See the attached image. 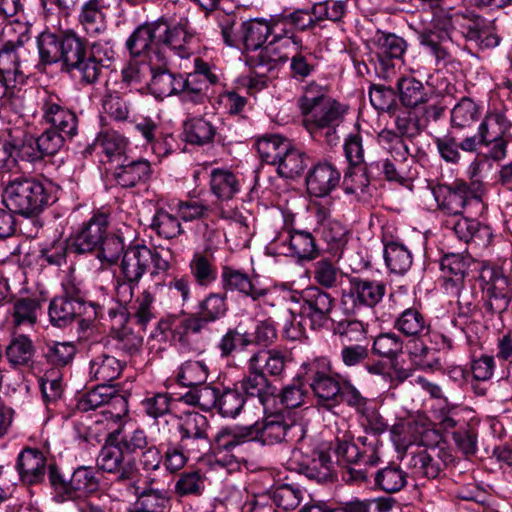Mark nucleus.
Wrapping results in <instances>:
<instances>
[{"label": "nucleus", "instance_id": "obj_56", "mask_svg": "<svg viewBox=\"0 0 512 512\" xmlns=\"http://www.w3.org/2000/svg\"><path fill=\"white\" fill-rule=\"evenodd\" d=\"M394 327L407 337L420 338L429 332V324L424 315L414 307L407 308L399 314Z\"/></svg>", "mask_w": 512, "mask_h": 512}, {"label": "nucleus", "instance_id": "obj_25", "mask_svg": "<svg viewBox=\"0 0 512 512\" xmlns=\"http://www.w3.org/2000/svg\"><path fill=\"white\" fill-rule=\"evenodd\" d=\"M92 353L89 362L91 379L106 384L117 379L126 365V361L114 355L112 347L95 344L90 347Z\"/></svg>", "mask_w": 512, "mask_h": 512}, {"label": "nucleus", "instance_id": "obj_4", "mask_svg": "<svg viewBox=\"0 0 512 512\" xmlns=\"http://www.w3.org/2000/svg\"><path fill=\"white\" fill-rule=\"evenodd\" d=\"M17 24L22 30L17 39L0 46V100L12 97L15 88L26 83L31 71L30 52L24 47L30 39L29 27Z\"/></svg>", "mask_w": 512, "mask_h": 512}, {"label": "nucleus", "instance_id": "obj_18", "mask_svg": "<svg viewBox=\"0 0 512 512\" xmlns=\"http://www.w3.org/2000/svg\"><path fill=\"white\" fill-rule=\"evenodd\" d=\"M454 462V456L441 446L411 452L407 455V467L413 477L435 479L446 466Z\"/></svg>", "mask_w": 512, "mask_h": 512}, {"label": "nucleus", "instance_id": "obj_33", "mask_svg": "<svg viewBox=\"0 0 512 512\" xmlns=\"http://www.w3.org/2000/svg\"><path fill=\"white\" fill-rule=\"evenodd\" d=\"M341 173L331 163L323 162L315 165L306 177L307 190L315 197H325L340 183Z\"/></svg>", "mask_w": 512, "mask_h": 512}, {"label": "nucleus", "instance_id": "obj_23", "mask_svg": "<svg viewBox=\"0 0 512 512\" xmlns=\"http://www.w3.org/2000/svg\"><path fill=\"white\" fill-rule=\"evenodd\" d=\"M108 229L105 214L93 215L71 236V253L82 255L97 251Z\"/></svg>", "mask_w": 512, "mask_h": 512}, {"label": "nucleus", "instance_id": "obj_57", "mask_svg": "<svg viewBox=\"0 0 512 512\" xmlns=\"http://www.w3.org/2000/svg\"><path fill=\"white\" fill-rule=\"evenodd\" d=\"M407 482L408 473L395 463H389L374 474L375 486L391 494L401 491Z\"/></svg>", "mask_w": 512, "mask_h": 512}, {"label": "nucleus", "instance_id": "obj_49", "mask_svg": "<svg viewBox=\"0 0 512 512\" xmlns=\"http://www.w3.org/2000/svg\"><path fill=\"white\" fill-rule=\"evenodd\" d=\"M308 165L309 158L306 153L291 141L287 152L281 156L275 166L280 177L293 179L300 176Z\"/></svg>", "mask_w": 512, "mask_h": 512}, {"label": "nucleus", "instance_id": "obj_51", "mask_svg": "<svg viewBox=\"0 0 512 512\" xmlns=\"http://www.w3.org/2000/svg\"><path fill=\"white\" fill-rule=\"evenodd\" d=\"M374 178L372 173H369V163L364 167L349 166L343 177V190L348 195H354L358 200L365 199L370 195V179Z\"/></svg>", "mask_w": 512, "mask_h": 512}, {"label": "nucleus", "instance_id": "obj_9", "mask_svg": "<svg viewBox=\"0 0 512 512\" xmlns=\"http://www.w3.org/2000/svg\"><path fill=\"white\" fill-rule=\"evenodd\" d=\"M253 432L252 441H259L264 445H274L283 441L296 445L306 438V429L300 423H288L281 414L266 416L262 422L248 425Z\"/></svg>", "mask_w": 512, "mask_h": 512}, {"label": "nucleus", "instance_id": "obj_7", "mask_svg": "<svg viewBox=\"0 0 512 512\" xmlns=\"http://www.w3.org/2000/svg\"><path fill=\"white\" fill-rule=\"evenodd\" d=\"M301 378L312 390L317 403L326 408L339 404L340 382L330 374L331 363L326 358H316L301 366Z\"/></svg>", "mask_w": 512, "mask_h": 512}, {"label": "nucleus", "instance_id": "obj_21", "mask_svg": "<svg viewBox=\"0 0 512 512\" xmlns=\"http://www.w3.org/2000/svg\"><path fill=\"white\" fill-rule=\"evenodd\" d=\"M42 119L55 129L72 139L78 132V118L76 113L66 107L65 102L54 93L46 92L41 100Z\"/></svg>", "mask_w": 512, "mask_h": 512}, {"label": "nucleus", "instance_id": "obj_52", "mask_svg": "<svg viewBox=\"0 0 512 512\" xmlns=\"http://www.w3.org/2000/svg\"><path fill=\"white\" fill-rule=\"evenodd\" d=\"M209 186L211 193L220 201L231 200L240 191L239 180L227 169H212Z\"/></svg>", "mask_w": 512, "mask_h": 512}, {"label": "nucleus", "instance_id": "obj_61", "mask_svg": "<svg viewBox=\"0 0 512 512\" xmlns=\"http://www.w3.org/2000/svg\"><path fill=\"white\" fill-rule=\"evenodd\" d=\"M446 228L453 231L455 236L465 242L475 241L476 239H483L490 235L486 226H481L480 222L476 219L460 217L446 220Z\"/></svg>", "mask_w": 512, "mask_h": 512}, {"label": "nucleus", "instance_id": "obj_8", "mask_svg": "<svg viewBox=\"0 0 512 512\" xmlns=\"http://www.w3.org/2000/svg\"><path fill=\"white\" fill-rule=\"evenodd\" d=\"M121 429L109 433L107 442L97 456V467L104 472L114 474V483H124L127 491L137 490L136 479L139 475V469L134 459L125 460V453L118 447L116 435H119Z\"/></svg>", "mask_w": 512, "mask_h": 512}, {"label": "nucleus", "instance_id": "obj_3", "mask_svg": "<svg viewBox=\"0 0 512 512\" xmlns=\"http://www.w3.org/2000/svg\"><path fill=\"white\" fill-rule=\"evenodd\" d=\"M3 202L19 215L35 217L54 202V197L49 183L33 177H18L7 183ZM33 224L35 232L30 236H36L41 227L38 219L33 218Z\"/></svg>", "mask_w": 512, "mask_h": 512}, {"label": "nucleus", "instance_id": "obj_58", "mask_svg": "<svg viewBox=\"0 0 512 512\" xmlns=\"http://www.w3.org/2000/svg\"><path fill=\"white\" fill-rule=\"evenodd\" d=\"M511 126V120L502 111L486 114L478 127L480 142L493 141L495 138L507 136Z\"/></svg>", "mask_w": 512, "mask_h": 512}, {"label": "nucleus", "instance_id": "obj_6", "mask_svg": "<svg viewBox=\"0 0 512 512\" xmlns=\"http://www.w3.org/2000/svg\"><path fill=\"white\" fill-rule=\"evenodd\" d=\"M48 479L52 488V499L56 503L77 502L99 489V480L94 469L87 466L76 468L67 481L56 465H49Z\"/></svg>", "mask_w": 512, "mask_h": 512}, {"label": "nucleus", "instance_id": "obj_60", "mask_svg": "<svg viewBox=\"0 0 512 512\" xmlns=\"http://www.w3.org/2000/svg\"><path fill=\"white\" fill-rule=\"evenodd\" d=\"M184 135L188 143L202 146L213 141L216 127L204 117H192L184 122Z\"/></svg>", "mask_w": 512, "mask_h": 512}, {"label": "nucleus", "instance_id": "obj_31", "mask_svg": "<svg viewBox=\"0 0 512 512\" xmlns=\"http://www.w3.org/2000/svg\"><path fill=\"white\" fill-rule=\"evenodd\" d=\"M317 219L320 223L319 232L327 245L328 252L338 261L348 242L346 227L338 220L329 217L323 207L317 209Z\"/></svg>", "mask_w": 512, "mask_h": 512}, {"label": "nucleus", "instance_id": "obj_45", "mask_svg": "<svg viewBox=\"0 0 512 512\" xmlns=\"http://www.w3.org/2000/svg\"><path fill=\"white\" fill-rule=\"evenodd\" d=\"M180 89L177 95L184 103L203 104L208 99L209 84L204 76L199 73L181 74Z\"/></svg>", "mask_w": 512, "mask_h": 512}, {"label": "nucleus", "instance_id": "obj_19", "mask_svg": "<svg viewBox=\"0 0 512 512\" xmlns=\"http://www.w3.org/2000/svg\"><path fill=\"white\" fill-rule=\"evenodd\" d=\"M208 428L209 421L206 416L198 412L186 413L178 426L180 447L192 456L205 454L210 447Z\"/></svg>", "mask_w": 512, "mask_h": 512}, {"label": "nucleus", "instance_id": "obj_64", "mask_svg": "<svg viewBox=\"0 0 512 512\" xmlns=\"http://www.w3.org/2000/svg\"><path fill=\"white\" fill-rule=\"evenodd\" d=\"M151 80L149 89L151 93L160 99L177 95L180 89L181 74L172 72L169 68L150 72Z\"/></svg>", "mask_w": 512, "mask_h": 512}, {"label": "nucleus", "instance_id": "obj_27", "mask_svg": "<svg viewBox=\"0 0 512 512\" xmlns=\"http://www.w3.org/2000/svg\"><path fill=\"white\" fill-rule=\"evenodd\" d=\"M158 30L162 28L163 35L160 37V45L167 46L175 51L181 58L189 55L187 45H189L196 36V31L192 27L187 17H181L177 22H168L164 18L157 20Z\"/></svg>", "mask_w": 512, "mask_h": 512}, {"label": "nucleus", "instance_id": "obj_48", "mask_svg": "<svg viewBox=\"0 0 512 512\" xmlns=\"http://www.w3.org/2000/svg\"><path fill=\"white\" fill-rule=\"evenodd\" d=\"M130 495L136 496V502L128 512H164L168 503L169 496L166 489H142L127 491Z\"/></svg>", "mask_w": 512, "mask_h": 512}, {"label": "nucleus", "instance_id": "obj_22", "mask_svg": "<svg viewBox=\"0 0 512 512\" xmlns=\"http://www.w3.org/2000/svg\"><path fill=\"white\" fill-rule=\"evenodd\" d=\"M512 301V279L500 268H492L483 286V306L491 315H501Z\"/></svg>", "mask_w": 512, "mask_h": 512}, {"label": "nucleus", "instance_id": "obj_62", "mask_svg": "<svg viewBox=\"0 0 512 512\" xmlns=\"http://www.w3.org/2000/svg\"><path fill=\"white\" fill-rule=\"evenodd\" d=\"M290 143V139L281 135L268 134L258 139L256 148L262 161L275 166L281 156L287 152Z\"/></svg>", "mask_w": 512, "mask_h": 512}, {"label": "nucleus", "instance_id": "obj_28", "mask_svg": "<svg viewBox=\"0 0 512 512\" xmlns=\"http://www.w3.org/2000/svg\"><path fill=\"white\" fill-rule=\"evenodd\" d=\"M386 294V284L382 281L362 277H352L349 281V290L343 295L346 302L349 300L354 308H373L379 304Z\"/></svg>", "mask_w": 512, "mask_h": 512}, {"label": "nucleus", "instance_id": "obj_10", "mask_svg": "<svg viewBox=\"0 0 512 512\" xmlns=\"http://www.w3.org/2000/svg\"><path fill=\"white\" fill-rule=\"evenodd\" d=\"M481 184L467 183L455 180L451 184H438L432 187V194L438 208L450 215H460L471 202L479 203L481 199Z\"/></svg>", "mask_w": 512, "mask_h": 512}, {"label": "nucleus", "instance_id": "obj_5", "mask_svg": "<svg viewBox=\"0 0 512 512\" xmlns=\"http://www.w3.org/2000/svg\"><path fill=\"white\" fill-rule=\"evenodd\" d=\"M431 11V28L419 34V42L427 54L435 60L436 66L447 65L452 60V34L456 32V12L443 7L440 0H429L427 9Z\"/></svg>", "mask_w": 512, "mask_h": 512}, {"label": "nucleus", "instance_id": "obj_42", "mask_svg": "<svg viewBox=\"0 0 512 512\" xmlns=\"http://www.w3.org/2000/svg\"><path fill=\"white\" fill-rule=\"evenodd\" d=\"M248 362L267 377L281 379L285 373L288 358L281 350L269 349L253 353Z\"/></svg>", "mask_w": 512, "mask_h": 512}, {"label": "nucleus", "instance_id": "obj_16", "mask_svg": "<svg viewBox=\"0 0 512 512\" xmlns=\"http://www.w3.org/2000/svg\"><path fill=\"white\" fill-rule=\"evenodd\" d=\"M253 432L249 426L235 425L220 429L210 443L216 461L228 466L238 463L240 459V448L243 444L252 441Z\"/></svg>", "mask_w": 512, "mask_h": 512}, {"label": "nucleus", "instance_id": "obj_12", "mask_svg": "<svg viewBox=\"0 0 512 512\" xmlns=\"http://www.w3.org/2000/svg\"><path fill=\"white\" fill-rule=\"evenodd\" d=\"M337 461L346 465L376 466L380 462L379 441L376 438L350 436L336 438L332 447Z\"/></svg>", "mask_w": 512, "mask_h": 512}, {"label": "nucleus", "instance_id": "obj_15", "mask_svg": "<svg viewBox=\"0 0 512 512\" xmlns=\"http://www.w3.org/2000/svg\"><path fill=\"white\" fill-rule=\"evenodd\" d=\"M61 70L88 85L87 41L73 30L62 31Z\"/></svg>", "mask_w": 512, "mask_h": 512}, {"label": "nucleus", "instance_id": "obj_14", "mask_svg": "<svg viewBox=\"0 0 512 512\" xmlns=\"http://www.w3.org/2000/svg\"><path fill=\"white\" fill-rule=\"evenodd\" d=\"M197 403L203 410L216 408L219 414L226 418H235L241 412L245 404V397L235 384L233 388L222 390L204 386L194 396Z\"/></svg>", "mask_w": 512, "mask_h": 512}, {"label": "nucleus", "instance_id": "obj_35", "mask_svg": "<svg viewBox=\"0 0 512 512\" xmlns=\"http://www.w3.org/2000/svg\"><path fill=\"white\" fill-rule=\"evenodd\" d=\"M16 470L24 484H38L46 474V457L38 449L25 448L17 457Z\"/></svg>", "mask_w": 512, "mask_h": 512}, {"label": "nucleus", "instance_id": "obj_13", "mask_svg": "<svg viewBox=\"0 0 512 512\" xmlns=\"http://www.w3.org/2000/svg\"><path fill=\"white\" fill-rule=\"evenodd\" d=\"M456 32L467 42H474L480 49L495 48L500 38L492 23L472 10L456 12Z\"/></svg>", "mask_w": 512, "mask_h": 512}, {"label": "nucleus", "instance_id": "obj_20", "mask_svg": "<svg viewBox=\"0 0 512 512\" xmlns=\"http://www.w3.org/2000/svg\"><path fill=\"white\" fill-rule=\"evenodd\" d=\"M102 306H88V310L78 303H73L62 297L51 300L48 314L53 326L62 328L80 319L82 328H88L102 314Z\"/></svg>", "mask_w": 512, "mask_h": 512}, {"label": "nucleus", "instance_id": "obj_40", "mask_svg": "<svg viewBox=\"0 0 512 512\" xmlns=\"http://www.w3.org/2000/svg\"><path fill=\"white\" fill-rule=\"evenodd\" d=\"M400 103L406 108H416L429 102L432 92L413 76H401L396 81Z\"/></svg>", "mask_w": 512, "mask_h": 512}, {"label": "nucleus", "instance_id": "obj_32", "mask_svg": "<svg viewBox=\"0 0 512 512\" xmlns=\"http://www.w3.org/2000/svg\"><path fill=\"white\" fill-rule=\"evenodd\" d=\"M106 404L120 406V411L116 415L118 419H120L121 412H127L126 399L113 386L102 383L80 396L76 407L81 412H88Z\"/></svg>", "mask_w": 512, "mask_h": 512}, {"label": "nucleus", "instance_id": "obj_59", "mask_svg": "<svg viewBox=\"0 0 512 512\" xmlns=\"http://www.w3.org/2000/svg\"><path fill=\"white\" fill-rule=\"evenodd\" d=\"M479 106L468 97H463L451 110V128L459 131L471 128L480 118Z\"/></svg>", "mask_w": 512, "mask_h": 512}, {"label": "nucleus", "instance_id": "obj_2", "mask_svg": "<svg viewBox=\"0 0 512 512\" xmlns=\"http://www.w3.org/2000/svg\"><path fill=\"white\" fill-rule=\"evenodd\" d=\"M298 106L304 116L303 123L310 133L327 129L326 136L335 135L336 128L342 123L347 106L331 98L325 86L315 82L305 86Z\"/></svg>", "mask_w": 512, "mask_h": 512}, {"label": "nucleus", "instance_id": "obj_29", "mask_svg": "<svg viewBox=\"0 0 512 512\" xmlns=\"http://www.w3.org/2000/svg\"><path fill=\"white\" fill-rule=\"evenodd\" d=\"M243 33L241 37V44L244 45L246 50H257L263 46L269 36L273 39L265 46L260 53L266 51L268 47L271 48L270 54L275 50L274 43L281 40L280 36L276 34L275 17L270 22L263 19H250L243 22Z\"/></svg>", "mask_w": 512, "mask_h": 512}, {"label": "nucleus", "instance_id": "obj_46", "mask_svg": "<svg viewBox=\"0 0 512 512\" xmlns=\"http://www.w3.org/2000/svg\"><path fill=\"white\" fill-rule=\"evenodd\" d=\"M276 242L288 243L289 251L301 260H314L319 255V248L312 233L303 230L289 231L285 239Z\"/></svg>", "mask_w": 512, "mask_h": 512}, {"label": "nucleus", "instance_id": "obj_50", "mask_svg": "<svg viewBox=\"0 0 512 512\" xmlns=\"http://www.w3.org/2000/svg\"><path fill=\"white\" fill-rule=\"evenodd\" d=\"M42 302L38 297H19L12 301L9 310L11 322L14 326H31L37 322Z\"/></svg>", "mask_w": 512, "mask_h": 512}, {"label": "nucleus", "instance_id": "obj_36", "mask_svg": "<svg viewBox=\"0 0 512 512\" xmlns=\"http://www.w3.org/2000/svg\"><path fill=\"white\" fill-rule=\"evenodd\" d=\"M151 249L146 245L129 246L123 255L120 271L130 282H139L151 266Z\"/></svg>", "mask_w": 512, "mask_h": 512}, {"label": "nucleus", "instance_id": "obj_30", "mask_svg": "<svg viewBox=\"0 0 512 512\" xmlns=\"http://www.w3.org/2000/svg\"><path fill=\"white\" fill-rule=\"evenodd\" d=\"M270 50L271 48L268 47L263 53H259L249 59L250 65L255 73V76L243 79V85L249 92L264 89L267 86L265 76L274 75L277 68L289 60L286 55H270Z\"/></svg>", "mask_w": 512, "mask_h": 512}, {"label": "nucleus", "instance_id": "obj_26", "mask_svg": "<svg viewBox=\"0 0 512 512\" xmlns=\"http://www.w3.org/2000/svg\"><path fill=\"white\" fill-rule=\"evenodd\" d=\"M241 393L246 398L257 399L264 411L271 409L277 388L263 374L247 361V374L236 383Z\"/></svg>", "mask_w": 512, "mask_h": 512}, {"label": "nucleus", "instance_id": "obj_38", "mask_svg": "<svg viewBox=\"0 0 512 512\" xmlns=\"http://www.w3.org/2000/svg\"><path fill=\"white\" fill-rule=\"evenodd\" d=\"M68 137L55 129H46L38 137L32 136L31 146L25 153V160L31 163L42 161L45 157L53 156L59 152Z\"/></svg>", "mask_w": 512, "mask_h": 512}, {"label": "nucleus", "instance_id": "obj_41", "mask_svg": "<svg viewBox=\"0 0 512 512\" xmlns=\"http://www.w3.org/2000/svg\"><path fill=\"white\" fill-rule=\"evenodd\" d=\"M115 58V51L110 42L97 41L87 45L88 85L95 84L104 68H108Z\"/></svg>", "mask_w": 512, "mask_h": 512}, {"label": "nucleus", "instance_id": "obj_17", "mask_svg": "<svg viewBox=\"0 0 512 512\" xmlns=\"http://www.w3.org/2000/svg\"><path fill=\"white\" fill-rule=\"evenodd\" d=\"M300 315L308 321L312 330H321L332 321L331 313L335 306V299L328 292L319 287H309L302 293Z\"/></svg>", "mask_w": 512, "mask_h": 512}, {"label": "nucleus", "instance_id": "obj_39", "mask_svg": "<svg viewBox=\"0 0 512 512\" xmlns=\"http://www.w3.org/2000/svg\"><path fill=\"white\" fill-rule=\"evenodd\" d=\"M152 175V167L148 160L138 159L127 161L125 158L113 172V178L123 188H132L146 183Z\"/></svg>", "mask_w": 512, "mask_h": 512}, {"label": "nucleus", "instance_id": "obj_54", "mask_svg": "<svg viewBox=\"0 0 512 512\" xmlns=\"http://www.w3.org/2000/svg\"><path fill=\"white\" fill-rule=\"evenodd\" d=\"M154 302L155 295L149 289H145L135 298L128 312V318L143 331L156 319Z\"/></svg>", "mask_w": 512, "mask_h": 512}, {"label": "nucleus", "instance_id": "obj_34", "mask_svg": "<svg viewBox=\"0 0 512 512\" xmlns=\"http://www.w3.org/2000/svg\"><path fill=\"white\" fill-rule=\"evenodd\" d=\"M316 24L317 20L315 15L312 14V8L310 10L296 9L293 12L275 16L274 30L281 39L286 38L297 44L294 32L306 31L313 28Z\"/></svg>", "mask_w": 512, "mask_h": 512}, {"label": "nucleus", "instance_id": "obj_55", "mask_svg": "<svg viewBox=\"0 0 512 512\" xmlns=\"http://www.w3.org/2000/svg\"><path fill=\"white\" fill-rule=\"evenodd\" d=\"M215 19L220 28L224 43L230 47H238L241 44L243 33V20L236 11L226 12L218 10Z\"/></svg>", "mask_w": 512, "mask_h": 512}, {"label": "nucleus", "instance_id": "obj_1", "mask_svg": "<svg viewBox=\"0 0 512 512\" xmlns=\"http://www.w3.org/2000/svg\"><path fill=\"white\" fill-rule=\"evenodd\" d=\"M227 297L220 292L207 294L197 304L195 312H180V315H167L157 323V330L164 334L171 332L174 342L181 346L189 344L190 335H199L208 329L211 323L224 318L228 311Z\"/></svg>", "mask_w": 512, "mask_h": 512}, {"label": "nucleus", "instance_id": "obj_53", "mask_svg": "<svg viewBox=\"0 0 512 512\" xmlns=\"http://www.w3.org/2000/svg\"><path fill=\"white\" fill-rule=\"evenodd\" d=\"M35 346L26 335H18L11 339L5 349V356L14 368L31 367L34 362Z\"/></svg>", "mask_w": 512, "mask_h": 512}, {"label": "nucleus", "instance_id": "obj_11", "mask_svg": "<svg viewBox=\"0 0 512 512\" xmlns=\"http://www.w3.org/2000/svg\"><path fill=\"white\" fill-rule=\"evenodd\" d=\"M291 465L299 473L317 482H330L334 479V462L328 451L323 449L309 450L305 440L299 442L292 451Z\"/></svg>", "mask_w": 512, "mask_h": 512}, {"label": "nucleus", "instance_id": "obj_43", "mask_svg": "<svg viewBox=\"0 0 512 512\" xmlns=\"http://www.w3.org/2000/svg\"><path fill=\"white\" fill-rule=\"evenodd\" d=\"M162 28L158 30L157 20L137 27L127 39L126 46L131 55L146 54L155 45H160Z\"/></svg>", "mask_w": 512, "mask_h": 512}, {"label": "nucleus", "instance_id": "obj_63", "mask_svg": "<svg viewBox=\"0 0 512 512\" xmlns=\"http://www.w3.org/2000/svg\"><path fill=\"white\" fill-rule=\"evenodd\" d=\"M384 259L390 272L404 275L412 266L411 251L402 243L391 241L385 244Z\"/></svg>", "mask_w": 512, "mask_h": 512}, {"label": "nucleus", "instance_id": "obj_47", "mask_svg": "<svg viewBox=\"0 0 512 512\" xmlns=\"http://www.w3.org/2000/svg\"><path fill=\"white\" fill-rule=\"evenodd\" d=\"M62 32L56 34L49 31L40 33L37 37V48L39 61L36 65L31 63V68L35 67L39 70L48 65L60 63L62 49Z\"/></svg>", "mask_w": 512, "mask_h": 512}, {"label": "nucleus", "instance_id": "obj_44", "mask_svg": "<svg viewBox=\"0 0 512 512\" xmlns=\"http://www.w3.org/2000/svg\"><path fill=\"white\" fill-rule=\"evenodd\" d=\"M189 272L199 287L211 286L218 278L214 255L204 251L195 252L189 262Z\"/></svg>", "mask_w": 512, "mask_h": 512}, {"label": "nucleus", "instance_id": "obj_24", "mask_svg": "<svg viewBox=\"0 0 512 512\" xmlns=\"http://www.w3.org/2000/svg\"><path fill=\"white\" fill-rule=\"evenodd\" d=\"M220 282L224 291L222 294L226 296L228 292H237L253 302H260L269 293L268 288L258 285L249 274L230 265L222 266Z\"/></svg>", "mask_w": 512, "mask_h": 512}, {"label": "nucleus", "instance_id": "obj_37", "mask_svg": "<svg viewBox=\"0 0 512 512\" xmlns=\"http://www.w3.org/2000/svg\"><path fill=\"white\" fill-rule=\"evenodd\" d=\"M470 260L461 254H446L440 262L444 288L447 293H459L464 288V279L468 273Z\"/></svg>", "mask_w": 512, "mask_h": 512}]
</instances>
